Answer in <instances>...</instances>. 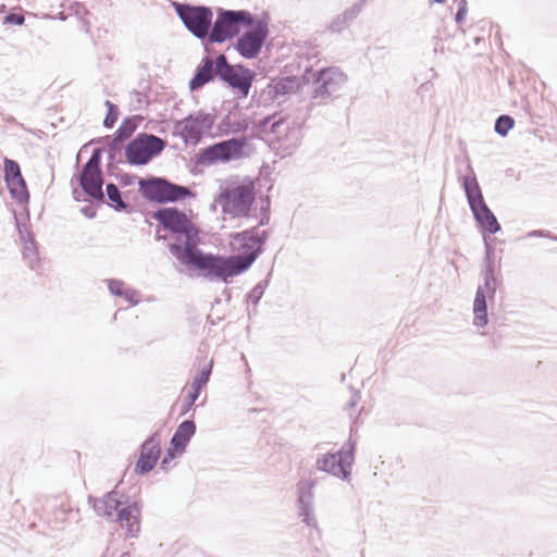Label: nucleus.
Returning <instances> with one entry per match:
<instances>
[{
  "label": "nucleus",
  "mask_w": 557,
  "mask_h": 557,
  "mask_svg": "<svg viewBox=\"0 0 557 557\" xmlns=\"http://www.w3.org/2000/svg\"><path fill=\"white\" fill-rule=\"evenodd\" d=\"M184 451H176V449L171 446L168 450L165 456L161 460V469L166 471L170 468V463L173 459H175L178 455L183 454Z\"/></svg>",
  "instance_id": "obj_40"
},
{
  "label": "nucleus",
  "mask_w": 557,
  "mask_h": 557,
  "mask_svg": "<svg viewBox=\"0 0 557 557\" xmlns=\"http://www.w3.org/2000/svg\"><path fill=\"white\" fill-rule=\"evenodd\" d=\"M161 456V441L158 432L148 436L139 447V457L135 463V472L145 475L156 467Z\"/></svg>",
  "instance_id": "obj_19"
},
{
  "label": "nucleus",
  "mask_w": 557,
  "mask_h": 557,
  "mask_svg": "<svg viewBox=\"0 0 557 557\" xmlns=\"http://www.w3.org/2000/svg\"><path fill=\"white\" fill-rule=\"evenodd\" d=\"M347 21L341 14L335 16L330 23L329 29L333 33H339L346 25Z\"/></svg>",
  "instance_id": "obj_42"
},
{
  "label": "nucleus",
  "mask_w": 557,
  "mask_h": 557,
  "mask_svg": "<svg viewBox=\"0 0 557 557\" xmlns=\"http://www.w3.org/2000/svg\"><path fill=\"white\" fill-rule=\"evenodd\" d=\"M346 82L347 75L339 67H322L312 74L311 98L320 100L321 103L338 91Z\"/></svg>",
  "instance_id": "obj_13"
},
{
  "label": "nucleus",
  "mask_w": 557,
  "mask_h": 557,
  "mask_svg": "<svg viewBox=\"0 0 557 557\" xmlns=\"http://www.w3.org/2000/svg\"><path fill=\"white\" fill-rule=\"evenodd\" d=\"M215 121L213 113L198 111L175 123V131L187 143H198L210 132Z\"/></svg>",
  "instance_id": "obj_15"
},
{
  "label": "nucleus",
  "mask_w": 557,
  "mask_h": 557,
  "mask_svg": "<svg viewBox=\"0 0 557 557\" xmlns=\"http://www.w3.org/2000/svg\"><path fill=\"white\" fill-rule=\"evenodd\" d=\"M135 109H140L148 103V97L145 92L134 90L132 92Z\"/></svg>",
  "instance_id": "obj_43"
},
{
  "label": "nucleus",
  "mask_w": 557,
  "mask_h": 557,
  "mask_svg": "<svg viewBox=\"0 0 557 557\" xmlns=\"http://www.w3.org/2000/svg\"><path fill=\"white\" fill-rule=\"evenodd\" d=\"M152 218L162 226L180 239L185 237L184 244H169L170 252L188 269L197 270L200 273L202 260L206 252L199 249V228L186 215V213L176 207H163L152 213Z\"/></svg>",
  "instance_id": "obj_2"
},
{
  "label": "nucleus",
  "mask_w": 557,
  "mask_h": 557,
  "mask_svg": "<svg viewBox=\"0 0 557 557\" xmlns=\"http://www.w3.org/2000/svg\"><path fill=\"white\" fill-rule=\"evenodd\" d=\"M101 557H114V553H110L109 548H107Z\"/></svg>",
  "instance_id": "obj_50"
},
{
  "label": "nucleus",
  "mask_w": 557,
  "mask_h": 557,
  "mask_svg": "<svg viewBox=\"0 0 557 557\" xmlns=\"http://www.w3.org/2000/svg\"><path fill=\"white\" fill-rule=\"evenodd\" d=\"M81 195H82V193L78 191L76 188L73 189V197H74V199L76 201H81L82 200Z\"/></svg>",
  "instance_id": "obj_49"
},
{
  "label": "nucleus",
  "mask_w": 557,
  "mask_h": 557,
  "mask_svg": "<svg viewBox=\"0 0 557 557\" xmlns=\"http://www.w3.org/2000/svg\"><path fill=\"white\" fill-rule=\"evenodd\" d=\"M487 297L482 289H476L473 300V324L478 327H484L488 323Z\"/></svg>",
  "instance_id": "obj_26"
},
{
  "label": "nucleus",
  "mask_w": 557,
  "mask_h": 557,
  "mask_svg": "<svg viewBox=\"0 0 557 557\" xmlns=\"http://www.w3.org/2000/svg\"><path fill=\"white\" fill-rule=\"evenodd\" d=\"M88 503L97 516L108 521L119 522L127 537H136L140 531V509L136 502L117 491L108 492L102 497L89 496Z\"/></svg>",
  "instance_id": "obj_3"
},
{
  "label": "nucleus",
  "mask_w": 557,
  "mask_h": 557,
  "mask_svg": "<svg viewBox=\"0 0 557 557\" xmlns=\"http://www.w3.org/2000/svg\"><path fill=\"white\" fill-rule=\"evenodd\" d=\"M106 194L110 200V206L119 212H129L131 205L123 200L122 193L113 183H108L106 186Z\"/></svg>",
  "instance_id": "obj_29"
},
{
  "label": "nucleus",
  "mask_w": 557,
  "mask_h": 557,
  "mask_svg": "<svg viewBox=\"0 0 557 557\" xmlns=\"http://www.w3.org/2000/svg\"><path fill=\"white\" fill-rule=\"evenodd\" d=\"M315 482L313 480H301L297 485L298 497V516L301 521L308 527L317 528V519L313 512V487Z\"/></svg>",
  "instance_id": "obj_20"
},
{
  "label": "nucleus",
  "mask_w": 557,
  "mask_h": 557,
  "mask_svg": "<svg viewBox=\"0 0 557 557\" xmlns=\"http://www.w3.org/2000/svg\"><path fill=\"white\" fill-rule=\"evenodd\" d=\"M3 171L4 182L11 197L20 205L28 203L29 191L22 175L20 164L15 160L4 158Z\"/></svg>",
  "instance_id": "obj_18"
},
{
  "label": "nucleus",
  "mask_w": 557,
  "mask_h": 557,
  "mask_svg": "<svg viewBox=\"0 0 557 557\" xmlns=\"http://www.w3.org/2000/svg\"><path fill=\"white\" fill-rule=\"evenodd\" d=\"M461 185L473 219L483 234V239L487 238L486 235H494L498 233L502 230L500 224L493 211L486 205L481 187L472 170L471 175H465L461 177Z\"/></svg>",
  "instance_id": "obj_4"
},
{
  "label": "nucleus",
  "mask_w": 557,
  "mask_h": 557,
  "mask_svg": "<svg viewBox=\"0 0 557 557\" xmlns=\"http://www.w3.org/2000/svg\"><path fill=\"white\" fill-rule=\"evenodd\" d=\"M116 177L123 186H131L139 178L135 174L129 173H121Z\"/></svg>",
  "instance_id": "obj_44"
},
{
  "label": "nucleus",
  "mask_w": 557,
  "mask_h": 557,
  "mask_svg": "<svg viewBox=\"0 0 557 557\" xmlns=\"http://www.w3.org/2000/svg\"><path fill=\"white\" fill-rule=\"evenodd\" d=\"M290 123L281 113L267 115L253 124V128L260 134H273L280 138L289 129Z\"/></svg>",
  "instance_id": "obj_21"
},
{
  "label": "nucleus",
  "mask_w": 557,
  "mask_h": 557,
  "mask_svg": "<svg viewBox=\"0 0 557 557\" xmlns=\"http://www.w3.org/2000/svg\"><path fill=\"white\" fill-rule=\"evenodd\" d=\"M468 12V2L467 0H459L458 1V9L455 15V21L457 24H461L467 15Z\"/></svg>",
  "instance_id": "obj_41"
},
{
  "label": "nucleus",
  "mask_w": 557,
  "mask_h": 557,
  "mask_svg": "<svg viewBox=\"0 0 557 557\" xmlns=\"http://www.w3.org/2000/svg\"><path fill=\"white\" fill-rule=\"evenodd\" d=\"M223 124H225L232 133H242L248 128L246 121H231L230 114L223 119Z\"/></svg>",
  "instance_id": "obj_38"
},
{
  "label": "nucleus",
  "mask_w": 557,
  "mask_h": 557,
  "mask_svg": "<svg viewBox=\"0 0 557 557\" xmlns=\"http://www.w3.org/2000/svg\"><path fill=\"white\" fill-rule=\"evenodd\" d=\"M98 143L104 144L108 149V173L114 175L113 170L116 169V163L122 162L121 156L124 147V141H117L114 136H103L97 139Z\"/></svg>",
  "instance_id": "obj_25"
},
{
  "label": "nucleus",
  "mask_w": 557,
  "mask_h": 557,
  "mask_svg": "<svg viewBox=\"0 0 557 557\" xmlns=\"http://www.w3.org/2000/svg\"><path fill=\"white\" fill-rule=\"evenodd\" d=\"M362 5H363V1H360L358 3H355L352 7L346 9L341 15L343 17H345V20L348 22V21H352L355 20L359 13L361 12L362 10Z\"/></svg>",
  "instance_id": "obj_39"
},
{
  "label": "nucleus",
  "mask_w": 557,
  "mask_h": 557,
  "mask_svg": "<svg viewBox=\"0 0 557 557\" xmlns=\"http://www.w3.org/2000/svg\"><path fill=\"white\" fill-rule=\"evenodd\" d=\"M215 201L221 206L224 214L232 218H247L256 201L255 186L251 182H228L220 186Z\"/></svg>",
  "instance_id": "obj_5"
},
{
  "label": "nucleus",
  "mask_w": 557,
  "mask_h": 557,
  "mask_svg": "<svg viewBox=\"0 0 557 557\" xmlns=\"http://www.w3.org/2000/svg\"><path fill=\"white\" fill-rule=\"evenodd\" d=\"M255 22V15L247 10H231L218 8L209 44H223L232 40L242 33L243 27Z\"/></svg>",
  "instance_id": "obj_8"
},
{
  "label": "nucleus",
  "mask_w": 557,
  "mask_h": 557,
  "mask_svg": "<svg viewBox=\"0 0 557 557\" xmlns=\"http://www.w3.org/2000/svg\"><path fill=\"white\" fill-rule=\"evenodd\" d=\"M83 215L88 219H94L97 215V210L91 206H85L81 209Z\"/></svg>",
  "instance_id": "obj_46"
},
{
  "label": "nucleus",
  "mask_w": 557,
  "mask_h": 557,
  "mask_svg": "<svg viewBox=\"0 0 557 557\" xmlns=\"http://www.w3.org/2000/svg\"><path fill=\"white\" fill-rule=\"evenodd\" d=\"M213 368V359L202 367L191 382V389L201 393L202 388L208 384Z\"/></svg>",
  "instance_id": "obj_31"
},
{
  "label": "nucleus",
  "mask_w": 557,
  "mask_h": 557,
  "mask_svg": "<svg viewBox=\"0 0 557 557\" xmlns=\"http://www.w3.org/2000/svg\"><path fill=\"white\" fill-rule=\"evenodd\" d=\"M104 106L107 107V114L103 120V126L106 128H112L119 119V108L110 100H106Z\"/></svg>",
  "instance_id": "obj_34"
},
{
  "label": "nucleus",
  "mask_w": 557,
  "mask_h": 557,
  "mask_svg": "<svg viewBox=\"0 0 557 557\" xmlns=\"http://www.w3.org/2000/svg\"><path fill=\"white\" fill-rule=\"evenodd\" d=\"M359 398H360L359 393L355 392L352 394L350 401L347 404V409L354 408L357 405Z\"/></svg>",
  "instance_id": "obj_47"
},
{
  "label": "nucleus",
  "mask_w": 557,
  "mask_h": 557,
  "mask_svg": "<svg viewBox=\"0 0 557 557\" xmlns=\"http://www.w3.org/2000/svg\"><path fill=\"white\" fill-rule=\"evenodd\" d=\"M485 256L483 260L482 276L496 277V264L493 258L494 248L487 238H484Z\"/></svg>",
  "instance_id": "obj_30"
},
{
  "label": "nucleus",
  "mask_w": 557,
  "mask_h": 557,
  "mask_svg": "<svg viewBox=\"0 0 557 557\" xmlns=\"http://www.w3.org/2000/svg\"><path fill=\"white\" fill-rule=\"evenodd\" d=\"M269 220H270L269 215L262 216L260 222H259V224L257 226L259 227V226H263V225L268 224Z\"/></svg>",
  "instance_id": "obj_48"
},
{
  "label": "nucleus",
  "mask_w": 557,
  "mask_h": 557,
  "mask_svg": "<svg viewBox=\"0 0 557 557\" xmlns=\"http://www.w3.org/2000/svg\"><path fill=\"white\" fill-rule=\"evenodd\" d=\"M143 117L140 115H132L125 117L115 133L112 135L117 141H126L138 128Z\"/></svg>",
  "instance_id": "obj_28"
},
{
  "label": "nucleus",
  "mask_w": 557,
  "mask_h": 557,
  "mask_svg": "<svg viewBox=\"0 0 557 557\" xmlns=\"http://www.w3.org/2000/svg\"><path fill=\"white\" fill-rule=\"evenodd\" d=\"M108 288L112 295L122 297L132 305L139 302V293L135 289L127 288L125 283L121 280H108Z\"/></svg>",
  "instance_id": "obj_27"
},
{
  "label": "nucleus",
  "mask_w": 557,
  "mask_h": 557,
  "mask_svg": "<svg viewBox=\"0 0 557 557\" xmlns=\"http://www.w3.org/2000/svg\"><path fill=\"white\" fill-rule=\"evenodd\" d=\"M172 7L182 21L185 28L197 39L207 46L210 42L213 10L201 4L187 2H172Z\"/></svg>",
  "instance_id": "obj_7"
},
{
  "label": "nucleus",
  "mask_w": 557,
  "mask_h": 557,
  "mask_svg": "<svg viewBox=\"0 0 557 557\" xmlns=\"http://www.w3.org/2000/svg\"><path fill=\"white\" fill-rule=\"evenodd\" d=\"M247 145L246 137L230 138L215 143L201 149L199 161L201 163L213 164L216 162H228L240 158L244 154V148Z\"/></svg>",
  "instance_id": "obj_14"
},
{
  "label": "nucleus",
  "mask_w": 557,
  "mask_h": 557,
  "mask_svg": "<svg viewBox=\"0 0 557 557\" xmlns=\"http://www.w3.org/2000/svg\"><path fill=\"white\" fill-rule=\"evenodd\" d=\"M103 148H95L87 162L83 165L79 173L75 176L82 193L86 194L90 199L104 201L102 186L104 183L101 159ZM74 177L72 178V181Z\"/></svg>",
  "instance_id": "obj_10"
},
{
  "label": "nucleus",
  "mask_w": 557,
  "mask_h": 557,
  "mask_svg": "<svg viewBox=\"0 0 557 557\" xmlns=\"http://www.w3.org/2000/svg\"><path fill=\"white\" fill-rule=\"evenodd\" d=\"M20 239L23 243V258L32 270L39 263L35 238L25 224H21L15 216Z\"/></svg>",
  "instance_id": "obj_23"
},
{
  "label": "nucleus",
  "mask_w": 557,
  "mask_h": 557,
  "mask_svg": "<svg viewBox=\"0 0 557 557\" xmlns=\"http://www.w3.org/2000/svg\"><path fill=\"white\" fill-rule=\"evenodd\" d=\"M268 276H271V272H269ZM268 285H269V277L257 283V285L246 295L247 302H249L253 306V309H252L253 313L257 312L256 307L259 304L260 299L262 298Z\"/></svg>",
  "instance_id": "obj_32"
},
{
  "label": "nucleus",
  "mask_w": 557,
  "mask_h": 557,
  "mask_svg": "<svg viewBox=\"0 0 557 557\" xmlns=\"http://www.w3.org/2000/svg\"><path fill=\"white\" fill-rule=\"evenodd\" d=\"M269 239L268 231L258 232V226L230 235V244L237 255L220 256L206 252L200 269V276L210 281L228 283L230 278L246 272L264 251Z\"/></svg>",
  "instance_id": "obj_1"
},
{
  "label": "nucleus",
  "mask_w": 557,
  "mask_h": 557,
  "mask_svg": "<svg viewBox=\"0 0 557 557\" xmlns=\"http://www.w3.org/2000/svg\"><path fill=\"white\" fill-rule=\"evenodd\" d=\"M196 433V423L191 419L184 420L181 422L171 437L170 445L173 446L176 451H185L191 437Z\"/></svg>",
  "instance_id": "obj_24"
},
{
  "label": "nucleus",
  "mask_w": 557,
  "mask_h": 557,
  "mask_svg": "<svg viewBox=\"0 0 557 557\" xmlns=\"http://www.w3.org/2000/svg\"><path fill=\"white\" fill-rule=\"evenodd\" d=\"M302 77L297 76H285L273 81L267 87L268 98L271 100H277L280 97L296 92L302 84Z\"/></svg>",
  "instance_id": "obj_22"
},
{
  "label": "nucleus",
  "mask_w": 557,
  "mask_h": 557,
  "mask_svg": "<svg viewBox=\"0 0 557 557\" xmlns=\"http://www.w3.org/2000/svg\"><path fill=\"white\" fill-rule=\"evenodd\" d=\"M200 393L191 389L188 392V394L184 397L181 404V416H185L195 405L196 400L198 399Z\"/></svg>",
  "instance_id": "obj_36"
},
{
  "label": "nucleus",
  "mask_w": 557,
  "mask_h": 557,
  "mask_svg": "<svg viewBox=\"0 0 557 557\" xmlns=\"http://www.w3.org/2000/svg\"><path fill=\"white\" fill-rule=\"evenodd\" d=\"M499 281L497 277L483 276V285H479L476 289H482L485 296L494 299Z\"/></svg>",
  "instance_id": "obj_35"
},
{
  "label": "nucleus",
  "mask_w": 557,
  "mask_h": 557,
  "mask_svg": "<svg viewBox=\"0 0 557 557\" xmlns=\"http://www.w3.org/2000/svg\"><path fill=\"white\" fill-rule=\"evenodd\" d=\"M356 441L350 436L336 453H326L315 461L318 470L332 474L342 480L351 475L355 462Z\"/></svg>",
  "instance_id": "obj_11"
},
{
  "label": "nucleus",
  "mask_w": 557,
  "mask_h": 557,
  "mask_svg": "<svg viewBox=\"0 0 557 557\" xmlns=\"http://www.w3.org/2000/svg\"><path fill=\"white\" fill-rule=\"evenodd\" d=\"M256 73L243 64H231L225 57L221 79L239 98H247Z\"/></svg>",
  "instance_id": "obj_16"
},
{
  "label": "nucleus",
  "mask_w": 557,
  "mask_h": 557,
  "mask_svg": "<svg viewBox=\"0 0 557 557\" xmlns=\"http://www.w3.org/2000/svg\"><path fill=\"white\" fill-rule=\"evenodd\" d=\"M445 0H430V4H433V3H444Z\"/></svg>",
  "instance_id": "obj_51"
},
{
  "label": "nucleus",
  "mask_w": 557,
  "mask_h": 557,
  "mask_svg": "<svg viewBox=\"0 0 557 557\" xmlns=\"http://www.w3.org/2000/svg\"><path fill=\"white\" fill-rule=\"evenodd\" d=\"M246 28L236 37L233 47L240 57L251 60L260 54L269 36V26L267 21L255 16V22H251Z\"/></svg>",
  "instance_id": "obj_12"
},
{
  "label": "nucleus",
  "mask_w": 557,
  "mask_h": 557,
  "mask_svg": "<svg viewBox=\"0 0 557 557\" xmlns=\"http://www.w3.org/2000/svg\"><path fill=\"white\" fill-rule=\"evenodd\" d=\"M527 238H532V237H545V238H550V239H554L557 242V236H554L550 232L548 231H544V230H534V231H531L527 234L525 236Z\"/></svg>",
  "instance_id": "obj_45"
},
{
  "label": "nucleus",
  "mask_w": 557,
  "mask_h": 557,
  "mask_svg": "<svg viewBox=\"0 0 557 557\" xmlns=\"http://www.w3.org/2000/svg\"><path fill=\"white\" fill-rule=\"evenodd\" d=\"M513 117L508 114H502L495 121L494 131L499 136L505 137L509 133V131L513 128Z\"/></svg>",
  "instance_id": "obj_33"
},
{
  "label": "nucleus",
  "mask_w": 557,
  "mask_h": 557,
  "mask_svg": "<svg viewBox=\"0 0 557 557\" xmlns=\"http://www.w3.org/2000/svg\"><path fill=\"white\" fill-rule=\"evenodd\" d=\"M120 557H132L129 553H123Z\"/></svg>",
  "instance_id": "obj_52"
},
{
  "label": "nucleus",
  "mask_w": 557,
  "mask_h": 557,
  "mask_svg": "<svg viewBox=\"0 0 557 557\" xmlns=\"http://www.w3.org/2000/svg\"><path fill=\"white\" fill-rule=\"evenodd\" d=\"M137 183L141 197L151 203L164 205L195 197L189 187L173 183L164 176L149 175L138 178Z\"/></svg>",
  "instance_id": "obj_6"
},
{
  "label": "nucleus",
  "mask_w": 557,
  "mask_h": 557,
  "mask_svg": "<svg viewBox=\"0 0 557 557\" xmlns=\"http://www.w3.org/2000/svg\"><path fill=\"white\" fill-rule=\"evenodd\" d=\"M166 147V140L151 133H138L126 146V162L134 166L148 164L161 154Z\"/></svg>",
  "instance_id": "obj_9"
},
{
  "label": "nucleus",
  "mask_w": 557,
  "mask_h": 557,
  "mask_svg": "<svg viewBox=\"0 0 557 557\" xmlns=\"http://www.w3.org/2000/svg\"><path fill=\"white\" fill-rule=\"evenodd\" d=\"M25 22V16L21 11H10L3 17L4 25H16L21 26Z\"/></svg>",
  "instance_id": "obj_37"
},
{
  "label": "nucleus",
  "mask_w": 557,
  "mask_h": 557,
  "mask_svg": "<svg viewBox=\"0 0 557 557\" xmlns=\"http://www.w3.org/2000/svg\"><path fill=\"white\" fill-rule=\"evenodd\" d=\"M225 61V54L221 53L215 58L205 57L197 65L194 76L189 81L190 91H198L205 85L213 82L215 78L221 79V73Z\"/></svg>",
  "instance_id": "obj_17"
}]
</instances>
